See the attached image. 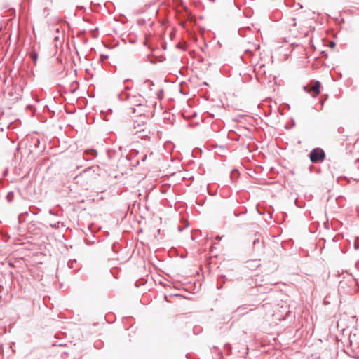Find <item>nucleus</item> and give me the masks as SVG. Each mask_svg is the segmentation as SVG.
<instances>
[{
  "instance_id": "nucleus-1",
  "label": "nucleus",
  "mask_w": 359,
  "mask_h": 359,
  "mask_svg": "<svg viewBox=\"0 0 359 359\" xmlns=\"http://www.w3.org/2000/svg\"><path fill=\"white\" fill-rule=\"evenodd\" d=\"M121 101H126L131 105L133 113L140 114V117L144 116V110L142 108H146L144 104L146 103L145 99L140 94L136 93H128L127 91H122L118 95Z\"/></svg>"
},
{
  "instance_id": "nucleus-2",
  "label": "nucleus",
  "mask_w": 359,
  "mask_h": 359,
  "mask_svg": "<svg viewBox=\"0 0 359 359\" xmlns=\"http://www.w3.org/2000/svg\"><path fill=\"white\" fill-rule=\"evenodd\" d=\"M98 175L93 167H88L75 176L74 180L83 189L88 190L91 187Z\"/></svg>"
},
{
  "instance_id": "nucleus-3",
  "label": "nucleus",
  "mask_w": 359,
  "mask_h": 359,
  "mask_svg": "<svg viewBox=\"0 0 359 359\" xmlns=\"http://www.w3.org/2000/svg\"><path fill=\"white\" fill-rule=\"evenodd\" d=\"M147 117L144 115L140 117V121H135L133 128L130 129L131 133L137 135V137L141 139H146L149 134L147 126Z\"/></svg>"
},
{
  "instance_id": "nucleus-4",
  "label": "nucleus",
  "mask_w": 359,
  "mask_h": 359,
  "mask_svg": "<svg viewBox=\"0 0 359 359\" xmlns=\"http://www.w3.org/2000/svg\"><path fill=\"white\" fill-rule=\"evenodd\" d=\"M309 158L312 163L322 162L325 158V154L323 149L315 148L310 152Z\"/></svg>"
},
{
  "instance_id": "nucleus-5",
  "label": "nucleus",
  "mask_w": 359,
  "mask_h": 359,
  "mask_svg": "<svg viewBox=\"0 0 359 359\" xmlns=\"http://www.w3.org/2000/svg\"><path fill=\"white\" fill-rule=\"evenodd\" d=\"M22 89L20 86L13 85L7 90V95L12 98V100H18L22 96Z\"/></svg>"
},
{
  "instance_id": "nucleus-6",
  "label": "nucleus",
  "mask_w": 359,
  "mask_h": 359,
  "mask_svg": "<svg viewBox=\"0 0 359 359\" xmlns=\"http://www.w3.org/2000/svg\"><path fill=\"white\" fill-rule=\"evenodd\" d=\"M320 86H321L320 82L317 81L314 83V85L313 86L310 87L309 86H304L303 87V88L305 92H306L308 93H312L313 97H316V95H318L320 93Z\"/></svg>"
},
{
  "instance_id": "nucleus-7",
  "label": "nucleus",
  "mask_w": 359,
  "mask_h": 359,
  "mask_svg": "<svg viewBox=\"0 0 359 359\" xmlns=\"http://www.w3.org/2000/svg\"><path fill=\"white\" fill-rule=\"evenodd\" d=\"M30 57L32 59V60L36 62L38 59V54L35 50H33L30 53Z\"/></svg>"
},
{
  "instance_id": "nucleus-8",
  "label": "nucleus",
  "mask_w": 359,
  "mask_h": 359,
  "mask_svg": "<svg viewBox=\"0 0 359 359\" xmlns=\"http://www.w3.org/2000/svg\"><path fill=\"white\" fill-rule=\"evenodd\" d=\"M236 312L241 313V314L245 313H247L246 307L245 306H239L236 309Z\"/></svg>"
},
{
  "instance_id": "nucleus-9",
  "label": "nucleus",
  "mask_w": 359,
  "mask_h": 359,
  "mask_svg": "<svg viewBox=\"0 0 359 359\" xmlns=\"http://www.w3.org/2000/svg\"><path fill=\"white\" fill-rule=\"evenodd\" d=\"M144 86L151 90V86H154V83L151 81H147L144 83Z\"/></svg>"
},
{
  "instance_id": "nucleus-10",
  "label": "nucleus",
  "mask_w": 359,
  "mask_h": 359,
  "mask_svg": "<svg viewBox=\"0 0 359 359\" xmlns=\"http://www.w3.org/2000/svg\"><path fill=\"white\" fill-rule=\"evenodd\" d=\"M74 264H76V260H70L69 262H68V266L70 269H72L74 268Z\"/></svg>"
},
{
  "instance_id": "nucleus-11",
  "label": "nucleus",
  "mask_w": 359,
  "mask_h": 359,
  "mask_svg": "<svg viewBox=\"0 0 359 359\" xmlns=\"http://www.w3.org/2000/svg\"><path fill=\"white\" fill-rule=\"evenodd\" d=\"M86 153L90 154L92 156H95L97 154V151L95 149H90V150H86Z\"/></svg>"
},
{
  "instance_id": "nucleus-12",
  "label": "nucleus",
  "mask_w": 359,
  "mask_h": 359,
  "mask_svg": "<svg viewBox=\"0 0 359 359\" xmlns=\"http://www.w3.org/2000/svg\"><path fill=\"white\" fill-rule=\"evenodd\" d=\"M146 22L145 20L144 19H142V18H140L138 19L137 20V23L139 25H142V24H144Z\"/></svg>"
},
{
  "instance_id": "nucleus-13",
  "label": "nucleus",
  "mask_w": 359,
  "mask_h": 359,
  "mask_svg": "<svg viewBox=\"0 0 359 359\" xmlns=\"http://www.w3.org/2000/svg\"><path fill=\"white\" fill-rule=\"evenodd\" d=\"M147 154H144V155L142 156V162L145 161H146V159H147Z\"/></svg>"
},
{
  "instance_id": "nucleus-14",
  "label": "nucleus",
  "mask_w": 359,
  "mask_h": 359,
  "mask_svg": "<svg viewBox=\"0 0 359 359\" xmlns=\"http://www.w3.org/2000/svg\"><path fill=\"white\" fill-rule=\"evenodd\" d=\"M59 40H60V36H54V41H57Z\"/></svg>"
},
{
  "instance_id": "nucleus-15",
  "label": "nucleus",
  "mask_w": 359,
  "mask_h": 359,
  "mask_svg": "<svg viewBox=\"0 0 359 359\" xmlns=\"http://www.w3.org/2000/svg\"><path fill=\"white\" fill-rule=\"evenodd\" d=\"M49 214H50V215H56L54 213V212H53V210H49Z\"/></svg>"
},
{
  "instance_id": "nucleus-16",
  "label": "nucleus",
  "mask_w": 359,
  "mask_h": 359,
  "mask_svg": "<svg viewBox=\"0 0 359 359\" xmlns=\"http://www.w3.org/2000/svg\"><path fill=\"white\" fill-rule=\"evenodd\" d=\"M354 247H355V249H358L359 248V244L355 243Z\"/></svg>"
},
{
  "instance_id": "nucleus-17",
  "label": "nucleus",
  "mask_w": 359,
  "mask_h": 359,
  "mask_svg": "<svg viewBox=\"0 0 359 359\" xmlns=\"http://www.w3.org/2000/svg\"><path fill=\"white\" fill-rule=\"evenodd\" d=\"M330 46H331V47H334V42H332V43H330Z\"/></svg>"
},
{
  "instance_id": "nucleus-18",
  "label": "nucleus",
  "mask_w": 359,
  "mask_h": 359,
  "mask_svg": "<svg viewBox=\"0 0 359 359\" xmlns=\"http://www.w3.org/2000/svg\"><path fill=\"white\" fill-rule=\"evenodd\" d=\"M258 242H259V239H256V240L254 241V244H255V243H257Z\"/></svg>"
},
{
  "instance_id": "nucleus-19",
  "label": "nucleus",
  "mask_w": 359,
  "mask_h": 359,
  "mask_svg": "<svg viewBox=\"0 0 359 359\" xmlns=\"http://www.w3.org/2000/svg\"><path fill=\"white\" fill-rule=\"evenodd\" d=\"M153 23H154L153 22H149V26L151 27L153 25Z\"/></svg>"
},
{
  "instance_id": "nucleus-20",
  "label": "nucleus",
  "mask_w": 359,
  "mask_h": 359,
  "mask_svg": "<svg viewBox=\"0 0 359 359\" xmlns=\"http://www.w3.org/2000/svg\"><path fill=\"white\" fill-rule=\"evenodd\" d=\"M357 213H358V215L359 216V206L357 208Z\"/></svg>"
},
{
  "instance_id": "nucleus-21",
  "label": "nucleus",
  "mask_w": 359,
  "mask_h": 359,
  "mask_svg": "<svg viewBox=\"0 0 359 359\" xmlns=\"http://www.w3.org/2000/svg\"><path fill=\"white\" fill-rule=\"evenodd\" d=\"M51 226H52V227H57V224H54V225L51 224Z\"/></svg>"
},
{
  "instance_id": "nucleus-22",
  "label": "nucleus",
  "mask_w": 359,
  "mask_h": 359,
  "mask_svg": "<svg viewBox=\"0 0 359 359\" xmlns=\"http://www.w3.org/2000/svg\"><path fill=\"white\" fill-rule=\"evenodd\" d=\"M268 306V304H263V305L262 306V307H265V306Z\"/></svg>"
}]
</instances>
